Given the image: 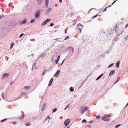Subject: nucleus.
Returning <instances> with one entry per match:
<instances>
[{
    "instance_id": "nucleus-1",
    "label": "nucleus",
    "mask_w": 128,
    "mask_h": 128,
    "mask_svg": "<svg viewBox=\"0 0 128 128\" xmlns=\"http://www.w3.org/2000/svg\"><path fill=\"white\" fill-rule=\"evenodd\" d=\"M102 119L105 121H109L110 120V118L107 115H105L102 118Z\"/></svg>"
},
{
    "instance_id": "nucleus-2",
    "label": "nucleus",
    "mask_w": 128,
    "mask_h": 128,
    "mask_svg": "<svg viewBox=\"0 0 128 128\" xmlns=\"http://www.w3.org/2000/svg\"><path fill=\"white\" fill-rule=\"evenodd\" d=\"M40 10H38L37 11L35 15V18H38V17L40 15Z\"/></svg>"
},
{
    "instance_id": "nucleus-3",
    "label": "nucleus",
    "mask_w": 128,
    "mask_h": 128,
    "mask_svg": "<svg viewBox=\"0 0 128 128\" xmlns=\"http://www.w3.org/2000/svg\"><path fill=\"white\" fill-rule=\"evenodd\" d=\"M50 18H48L41 25L43 26L46 24L48 22L50 21Z\"/></svg>"
},
{
    "instance_id": "nucleus-4",
    "label": "nucleus",
    "mask_w": 128,
    "mask_h": 128,
    "mask_svg": "<svg viewBox=\"0 0 128 128\" xmlns=\"http://www.w3.org/2000/svg\"><path fill=\"white\" fill-rule=\"evenodd\" d=\"M83 26L82 25L80 24H79L77 26V28L81 32V30L83 28Z\"/></svg>"
},
{
    "instance_id": "nucleus-5",
    "label": "nucleus",
    "mask_w": 128,
    "mask_h": 128,
    "mask_svg": "<svg viewBox=\"0 0 128 128\" xmlns=\"http://www.w3.org/2000/svg\"><path fill=\"white\" fill-rule=\"evenodd\" d=\"M70 121V119H68L66 120L64 122V124L66 126H68L69 124Z\"/></svg>"
},
{
    "instance_id": "nucleus-6",
    "label": "nucleus",
    "mask_w": 128,
    "mask_h": 128,
    "mask_svg": "<svg viewBox=\"0 0 128 128\" xmlns=\"http://www.w3.org/2000/svg\"><path fill=\"white\" fill-rule=\"evenodd\" d=\"M84 106L82 107L80 109V112L81 114H83L86 111Z\"/></svg>"
},
{
    "instance_id": "nucleus-7",
    "label": "nucleus",
    "mask_w": 128,
    "mask_h": 128,
    "mask_svg": "<svg viewBox=\"0 0 128 128\" xmlns=\"http://www.w3.org/2000/svg\"><path fill=\"white\" fill-rule=\"evenodd\" d=\"M60 70H58L55 74L54 75V76L56 77H58L59 75V73H60Z\"/></svg>"
},
{
    "instance_id": "nucleus-8",
    "label": "nucleus",
    "mask_w": 128,
    "mask_h": 128,
    "mask_svg": "<svg viewBox=\"0 0 128 128\" xmlns=\"http://www.w3.org/2000/svg\"><path fill=\"white\" fill-rule=\"evenodd\" d=\"M46 55V52H42L41 54L40 55L39 58H37L39 59V58H44V57Z\"/></svg>"
},
{
    "instance_id": "nucleus-9",
    "label": "nucleus",
    "mask_w": 128,
    "mask_h": 128,
    "mask_svg": "<svg viewBox=\"0 0 128 128\" xmlns=\"http://www.w3.org/2000/svg\"><path fill=\"white\" fill-rule=\"evenodd\" d=\"M52 10V8H48L46 11V13L47 14H49L51 12Z\"/></svg>"
},
{
    "instance_id": "nucleus-10",
    "label": "nucleus",
    "mask_w": 128,
    "mask_h": 128,
    "mask_svg": "<svg viewBox=\"0 0 128 128\" xmlns=\"http://www.w3.org/2000/svg\"><path fill=\"white\" fill-rule=\"evenodd\" d=\"M26 94V93L23 92L22 93L20 96H19L18 98H16V100L20 99L22 97L24 94Z\"/></svg>"
},
{
    "instance_id": "nucleus-11",
    "label": "nucleus",
    "mask_w": 128,
    "mask_h": 128,
    "mask_svg": "<svg viewBox=\"0 0 128 128\" xmlns=\"http://www.w3.org/2000/svg\"><path fill=\"white\" fill-rule=\"evenodd\" d=\"M69 48V49L70 51L71 54H73L74 51V48L72 47H70Z\"/></svg>"
},
{
    "instance_id": "nucleus-12",
    "label": "nucleus",
    "mask_w": 128,
    "mask_h": 128,
    "mask_svg": "<svg viewBox=\"0 0 128 128\" xmlns=\"http://www.w3.org/2000/svg\"><path fill=\"white\" fill-rule=\"evenodd\" d=\"M9 75V74L8 73H5L4 74L2 78H6L8 77Z\"/></svg>"
},
{
    "instance_id": "nucleus-13",
    "label": "nucleus",
    "mask_w": 128,
    "mask_h": 128,
    "mask_svg": "<svg viewBox=\"0 0 128 128\" xmlns=\"http://www.w3.org/2000/svg\"><path fill=\"white\" fill-rule=\"evenodd\" d=\"M60 55H59L57 57V58L55 62L56 63V64H57L58 63V62L60 59Z\"/></svg>"
},
{
    "instance_id": "nucleus-14",
    "label": "nucleus",
    "mask_w": 128,
    "mask_h": 128,
    "mask_svg": "<svg viewBox=\"0 0 128 128\" xmlns=\"http://www.w3.org/2000/svg\"><path fill=\"white\" fill-rule=\"evenodd\" d=\"M53 78H52L50 80V82H49V84H48V86H50L52 84V82L53 81Z\"/></svg>"
},
{
    "instance_id": "nucleus-15",
    "label": "nucleus",
    "mask_w": 128,
    "mask_h": 128,
    "mask_svg": "<svg viewBox=\"0 0 128 128\" xmlns=\"http://www.w3.org/2000/svg\"><path fill=\"white\" fill-rule=\"evenodd\" d=\"M115 70H113L110 71L109 73V75L110 76H111L114 74Z\"/></svg>"
},
{
    "instance_id": "nucleus-16",
    "label": "nucleus",
    "mask_w": 128,
    "mask_h": 128,
    "mask_svg": "<svg viewBox=\"0 0 128 128\" xmlns=\"http://www.w3.org/2000/svg\"><path fill=\"white\" fill-rule=\"evenodd\" d=\"M27 22V20L26 19H25L21 22V24H24L26 23Z\"/></svg>"
},
{
    "instance_id": "nucleus-17",
    "label": "nucleus",
    "mask_w": 128,
    "mask_h": 128,
    "mask_svg": "<svg viewBox=\"0 0 128 128\" xmlns=\"http://www.w3.org/2000/svg\"><path fill=\"white\" fill-rule=\"evenodd\" d=\"M104 75L103 74H102L98 76V78H96V80H98L100 79L101 77L102 76Z\"/></svg>"
},
{
    "instance_id": "nucleus-18",
    "label": "nucleus",
    "mask_w": 128,
    "mask_h": 128,
    "mask_svg": "<svg viewBox=\"0 0 128 128\" xmlns=\"http://www.w3.org/2000/svg\"><path fill=\"white\" fill-rule=\"evenodd\" d=\"M120 62V61H118L116 64V66L118 68L119 67V64Z\"/></svg>"
},
{
    "instance_id": "nucleus-19",
    "label": "nucleus",
    "mask_w": 128,
    "mask_h": 128,
    "mask_svg": "<svg viewBox=\"0 0 128 128\" xmlns=\"http://www.w3.org/2000/svg\"><path fill=\"white\" fill-rule=\"evenodd\" d=\"M46 106V104H43V106L42 107V111H43L44 109V108Z\"/></svg>"
},
{
    "instance_id": "nucleus-20",
    "label": "nucleus",
    "mask_w": 128,
    "mask_h": 128,
    "mask_svg": "<svg viewBox=\"0 0 128 128\" xmlns=\"http://www.w3.org/2000/svg\"><path fill=\"white\" fill-rule=\"evenodd\" d=\"M70 91L71 92H72L74 91V90L72 87H71L70 89Z\"/></svg>"
},
{
    "instance_id": "nucleus-21",
    "label": "nucleus",
    "mask_w": 128,
    "mask_h": 128,
    "mask_svg": "<svg viewBox=\"0 0 128 128\" xmlns=\"http://www.w3.org/2000/svg\"><path fill=\"white\" fill-rule=\"evenodd\" d=\"M49 2V1H45L46 4V8H48Z\"/></svg>"
},
{
    "instance_id": "nucleus-22",
    "label": "nucleus",
    "mask_w": 128,
    "mask_h": 128,
    "mask_svg": "<svg viewBox=\"0 0 128 128\" xmlns=\"http://www.w3.org/2000/svg\"><path fill=\"white\" fill-rule=\"evenodd\" d=\"M37 1L38 4L40 5L42 3V0H37Z\"/></svg>"
},
{
    "instance_id": "nucleus-23",
    "label": "nucleus",
    "mask_w": 128,
    "mask_h": 128,
    "mask_svg": "<svg viewBox=\"0 0 128 128\" xmlns=\"http://www.w3.org/2000/svg\"><path fill=\"white\" fill-rule=\"evenodd\" d=\"M114 63H112V64H111L109 65L108 66V68H110L112 66H113L114 65Z\"/></svg>"
},
{
    "instance_id": "nucleus-24",
    "label": "nucleus",
    "mask_w": 128,
    "mask_h": 128,
    "mask_svg": "<svg viewBox=\"0 0 128 128\" xmlns=\"http://www.w3.org/2000/svg\"><path fill=\"white\" fill-rule=\"evenodd\" d=\"M120 78L119 77L118 78H117V80L116 81V82H115L114 83V84H116V83H117L118 82V81L120 80Z\"/></svg>"
},
{
    "instance_id": "nucleus-25",
    "label": "nucleus",
    "mask_w": 128,
    "mask_h": 128,
    "mask_svg": "<svg viewBox=\"0 0 128 128\" xmlns=\"http://www.w3.org/2000/svg\"><path fill=\"white\" fill-rule=\"evenodd\" d=\"M24 89L26 90H28L30 88V87L29 86H25L24 87Z\"/></svg>"
},
{
    "instance_id": "nucleus-26",
    "label": "nucleus",
    "mask_w": 128,
    "mask_h": 128,
    "mask_svg": "<svg viewBox=\"0 0 128 128\" xmlns=\"http://www.w3.org/2000/svg\"><path fill=\"white\" fill-rule=\"evenodd\" d=\"M24 117L23 116H22L19 117V119H22L24 118Z\"/></svg>"
},
{
    "instance_id": "nucleus-27",
    "label": "nucleus",
    "mask_w": 128,
    "mask_h": 128,
    "mask_svg": "<svg viewBox=\"0 0 128 128\" xmlns=\"http://www.w3.org/2000/svg\"><path fill=\"white\" fill-rule=\"evenodd\" d=\"M35 19H32L30 21V23H32L33 22L35 21Z\"/></svg>"
},
{
    "instance_id": "nucleus-28",
    "label": "nucleus",
    "mask_w": 128,
    "mask_h": 128,
    "mask_svg": "<svg viewBox=\"0 0 128 128\" xmlns=\"http://www.w3.org/2000/svg\"><path fill=\"white\" fill-rule=\"evenodd\" d=\"M120 125H121L120 124H118L116 126L115 128H118V127H119L120 126Z\"/></svg>"
},
{
    "instance_id": "nucleus-29",
    "label": "nucleus",
    "mask_w": 128,
    "mask_h": 128,
    "mask_svg": "<svg viewBox=\"0 0 128 128\" xmlns=\"http://www.w3.org/2000/svg\"><path fill=\"white\" fill-rule=\"evenodd\" d=\"M1 96L2 98L4 100V93H2L1 94Z\"/></svg>"
},
{
    "instance_id": "nucleus-30",
    "label": "nucleus",
    "mask_w": 128,
    "mask_h": 128,
    "mask_svg": "<svg viewBox=\"0 0 128 128\" xmlns=\"http://www.w3.org/2000/svg\"><path fill=\"white\" fill-rule=\"evenodd\" d=\"M7 119V118H5L4 119L2 120H1V122H3L5 121H6V120Z\"/></svg>"
},
{
    "instance_id": "nucleus-31",
    "label": "nucleus",
    "mask_w": 128,
    "mask_h": 128,
    "mask_svg": "<svg viewBox=\"0 0 128 128\" xmlns=\"http://www.w3.org/2000/svg\"><path fill=\"white\" fill-rule=\"evenodd\" d=\"M46 70H44L43 72V75L44 76L45 74L46 73Z\"/></svg>"
},
{
    "instance_id": "nucleus-32",
    "label": "nucleus",
    "mask_w": 128,
    "mask_h": 128,
    "mask_svg": "<svg viewBox=\"0 0 128 128\" xmlns=\"http://www.w3.org/2000/svg\"><path fill=\"white\" fill-rule=\"evenodd\" d=\"M24 65L25 66H26V68H27V65L26 64V62H24L23 63Z\"/></svg>"
},
{
    "instance_id": "nucleus-33",
    "label": "nucleus",
    "mask_w": 128,
    "mask_h": 128,
    "mask_svg": "<svg viewBox=\"0 0 128 128\" xmlns=\"http://www.w3.org/2000/svg\"><path fill=\"white\" fill-rule=\"evenodd\" d=\"M14 45V44L13 43H12L10 45V48H12L13 47V46Z\"/></svg>"
},
{
    "instance_id": "nucleus-34",
    "label": "nucleus",
    "mask_w": 128,
    "mask_h": 128,
    "mask_svg": "<svg viewBox=\"0 0 128 128\" xmlns=\"http://www.w3.org/2000/svg\"><path fill=\"white\" fill-rule=\"evenodd\" d=\"M74 22V23L73 24V25L74 26L75 24L76 23V21H75V20H73L72 22Z\"/></svg>"
},
{
    "instance_id": "nucleus-35",
    "label": "nucleus",
    "mask_w": 128,
    "mask_h": 128,
    "mask_svg": "<svg viewBox=\"0 0 128 128\" xmlns=\"http://www.w3.org/2000/svg\"><path fill=\"white\" fill-rule=\"evenodd\" d=\"M86 126L88 127V128H91L92 126L90 125H87Z\"/></svg>"
},
{
    "instance_id": "nucleus-36",
    "label": "nucleus",
    "mask_w": 128,
    "mask_h": 128,
    "mask_svg": "<svg viewBox=\"0 0 128 128\" xmlns=\"http://www.w3.org/2000/svg\"><path fill=\"white\" fill-rule=\"evenodd\" d=\"M57 110V108H55L53 110V112H55Z\"/></svg>"
},
{
    "instance_id": "nucleus-37",
    "label": "nucleus",
    "mask_w": 128,
    "mask_h": 128,
    "mask_svg": "<svg viewBox=\"0 0 128 128\" xmlns=\"http://www.w3.org/2000/svg\"><path fill=\"white\" fill-rule=\"evenodd\" d=\"M90 76V75H89V76H88L86 78V79L84 80V82L86 81L87 80H88V77L89 76Z\"/></svg>"
},
{
    "instance_id": "nucleus-38",
    "label": "nucleus",
    "mask_w": 128,
    "mask_h": 128,
    "mask_svg": "<svg viewBox=\"0 0 128 128\" xmlns=\"http://www.w3.org/2000/svg\"><path fill=\"white\" fill-rule=\"evenodd\" d=\"M24 34L23 33L21 34L20 36L19 37L20 38H21L22 36L24 35Z\"/></svg>"
},
{
    "instance_id": "nucleus-39",
    "label": "nucleus",
    "mask_w": 128,
    "mask_h": 128,
    "mask_svg": "<svg viewBox=\"0 0 128 128\" xmlns=\"http://www.w3.org/2000/svg\"><path fill=\"white\" fill-rule=\"evenodd\" d=\"M70 105V104H69L68 105V106H67L64 109V110H66L67 108H68V106H69Z\"/></svg>"
},
{
    "instance_id": "nucleus-40",
    "label": "nucleus",
    "mask_w": 128,
    "mask_h": 128,
    "mask_svg": "<svg viewBox=\"0 0 128 128\" xmlns=\"http://www.w3.org/2000/svg\"><path fill=\"white\" fill-rule=\"evenodd\" d=\"M85 107V110L86 111L87 109H88L89 108L88 107H87V106H84Z\"/></svg>"
},
{
    "instance_id": "nucleus-41",
    "label": "nucleus",
    "mask_w": 128,
    "mask_h": 128,
    "mask_svg": "<svg viewBox=\"0 0 128 128\" xmlns=\"http://www.w3.org/2000/svg\"><path fill=\"white\" fill-rule=\"evenodd\" d=\"M68 28H66V29L65 30V32L66 34L67 33V32L68 30Z\"/></svg>"
},
{
    "instance_id": "nucleus-42",
    "label": "nucleus",
    "mask_w": 128,
    "mask_h": 128,
    "mask_svg": "<svg viewBox=\"0 0 128 128\" xmlns=\"http://www.w3.org/2000/svg\"><path fill=\"white\" fill-rule=\"evenodd\" d=\"M25 125L27 126H28L30 125V124L29 123H28L25 124Z\"/></svg>"
},
{
    "instance_id": "nucleus-43",
    "label": "nucleus",
    "mask_w": 128,
    "mask_h": 128,
    "mask_svg": "<svg viewBox=\"0 0 128 128\" xmlns=\"http://www.w3.org/2000/svg\"><path fill=\"white\" fill-rule=\"evenodd\" d=\"M64 60H65V59H64V60H63V61H62V63H61V64H60V66H62V64H63L64 62Z\"/></svg>"
},
{
    "instance_id": "nucleus-44",
    "label": "nucleus",
    "mask_w": 128,
    "mask_h": 128,
    "mask_svg": "<svg viewBox=\"0 0 128 128\" xmlns=\"http://www.w3.org/2000/svg\"><path fill=\"white\" fill-rule=\"evenodd\" d=\"M86 122V120H82V122Z\"/></svg>"
},
{
    "instance_id": "nucleus-45",
    "label": "nucleus",
    "mask_w": 128,
    "mask_h": 128,
    "mask_svg": "<svg viewBox=\"0 0 128 128\" xmlns=\"http://www.w3.org/2000/svg\"><path fill=\"white\" fill-rule=\"evenodd\" d=\"M100 118V116H96V118Z\"/></svg>"
},
{
    "instance_id": "nucleus-46",
    "label": "nucleus",
    "mask_w": 128,
    "mask_h": 128,
    "mask_svg": "<svg viewBox=\"0 0 128 128\" xmlns=\"http://www.w3.org/2000/svg\"><path fill=\"white\" fill-rule=\"evenodd\" d=\"M30 56H32V58L33 57L34 55H33V54H31L30 55H28V57H29Z\"/></svg>"
},
{
    "instance_id": "nucleus-47",
    "label": "nucleus",
    "mask_w": 128,
    "mask_h": 128,
    "mask_svg": "<svg viewBox=\"0 0 128 128\" xmlns=\"http://www.w3.org/2000/svg\"><path fill=\"white\" fill-rule=\"evenodd\" d=\"M54 24L53 23H52L50 24V26H53Z\"/></svg>"
},
{
    "instance_id": "nucleus-48",
    "label": "nucleus",
    "mask_w": 128,
    "mask_h": 128,
    "mask_svg": "<svg viewBox=\"0 0 128 128\" xmlns=\"http://www.w3.org/2000/svg\"><path fill=\"white\" fill-rule=\"evenodd\" d=\"M4 16H0V19H2Z\"/></svg>"
},
{
    "instance_id": "nucleus-49",
    "label": "nucleus",
    "mask_w": 128,
    "mask_h": 128,
    "mask_svg": "<svg viewBox=\"0 0 128 128\" xmlns=\"http://www.w3.org/2000/svg\"><path fill=\"white\" fill-rule=\"evenodd\" d=\"M108 6H107V7H106V8H104V11H106V10L107 8H108Z\"/></svg>"
},
{
    "instance_id": "nucleus-50",
    "label": "nucleus",
    "mask_w": 128,
    "mask_h": 128,
    "mask_svg": "<svg viewBox=\"0 0 128 128\" xmlns=\"http://www.w3.org/2000/svg\"><path fill=\"white\" fill-rule=\"evenodd\" d=\"M69 38V37L68 36H67L66 38H65V39H64V40H66L68 38Z\"/></svg>"
},
{
    "instance_id": "nucleus-51",
    "label": "nucleus",
    "mask_w": 128,
    "mask_h": 128,
    "mask_svg": "<svg viewBox=\"0 0 128 128\" xmlns=\"http://www.w3.org/2000/svg\"><path fill=\"white\" fill-rule=\"evenodd\" d=\"M36 62H35L34 63V64H33V65H32V66H36Z\"/></svg>"
},
{
    "instance_id": "nucleus-52",
    "label": "nucleus",
    "mask_w": 128,
    "mask_h": 128,
    "mask_svg": "<svg viewBox=\"0 0 128 128\" xmlns=\"http://www.w3.org/2000/svg\"><path fill=\"white\" fill-rule=\"evenodd\" d=\"M94 122V120H91L89 122V123H90V124H91L92 123V122Z\"/></svg>"
},
{
    "instance_id": "nucleus-53",
    "label": "nucleus",
    "mask_w": 128,
    "mask_h": 128,
    "mask_svg": "<svg viewBox=\"0 0 128 128\" xmlns=\"http://www.w3.org/2000/svg\"><path fill=\"white\" fill-rule=\"evenodd\" d=\"M84 82H83L82 83V84H81V85L80 86V87H79V88H80L81 86H82V84H83L84 83Z\"/></svg>"
},
{
    "instance_id": "nucleus-54",
    "label": "nucleus",
    "mask_w": 128,
    "mask_h": 128,
    "mask_svg": "<svg viewBox=\"0 0 128 128\" xmlns=\"http://www.w3.org/2000/svg\"><path fill=\"white\" fill-rule=\"evenodd\" d=\"M116 2V0H115V1H114L112 3V5H113L115 2Z\"/></svg>"
},
{
    "instance_id": "nucleus-55",
    "label": "nucleus",
    "mask_w": 128,
    "mask_h": 128,
    "mask_svg": "<svg viewBox=\"0 0 128 128\" xmlns=\"http://www.w3.org/2000/svg\"><path fill=\"white\" fill-rule=\"evenodd\" d=\"M98 16V15H96L95 16H94L93 18H96V17H97V16Z\"/></svg>"
},
{
    "instance_id": "nucleus-56",
    "label": "nucleus",
    "mask_w": 128,
    "mask_h": 128,
    "mask_svg": "<svg viewBox=\"0 0 128 128\" xmlns=\"http://www.w3.org/2000/svg\"><path fill=\"white\" fill-rule=\"evenodd\" d=\"M16 122H15V121L14 122H12V123L14 124H16Z\"/></svg>"
},
{
    "instance_id": "nucleus-57",
    "label": "nucleus",
    "mask_w": 128,
    "mask_h": 128,
    "mask_svg": "<svg viewBox=\"0 0 128 128\" xmlns=\"http://www.w3.org/2000/svg\"><path fill=\"white\" fill-rule=\"evenodd\" d=\"M128 26V23L125 26V28H126Z\"/></svg>"
},
{
    "instance_id": "nucleus-58",
    "label": "nucleus",
    "mask_w": 128,
    "mask_h": 128,
    "mask_svg": "<svg viewBox=\"0 0 128 128\" xmlns=\"http://www.w3.org/2000/svg\"><path fill=\"white\" fill-rule=\"evenodd\" d=\"M128 38V36H126V40H127Z\"/></svg>"
},
{
    "instance_id": "nucleus-59",
    "label": "nucleus",
    "mask_w": 128,
    "mask_h": 128,
    "mask_svg": "<svg viewBox=\"0 0 128 128\" xmlns=\"http://www.w3.org/2000/svg\"><path fill=\"white\" fill-rule=\"evenodd\" d=\"M60 3H61L62 2V0H59Z\"/></svg>"
},
{
    "instance_id": "nucleus-60",
    "label": "nucleus",
    "mask_w": 128,
    "mask_h": 128,
    "mask_svg": "<svg viewBox=\"0 0 128 128\" xmlns=\"http://www.w3.org/2000/svg\"><path fill=\"white\" fill-rule=\"evenodd\" d=\"M50 117L48 116V117L47 118H46V120L47 119H49L50 118Z\"/></svg>"
},
{
    "instance_id": "nucleus-61",
    "label": "nucleus",
    "mask_w": 128,
    "mask_h": 128,
    "mask_svg": "<svg viewBox=\"0 0 128 128\" xmlns=\"http://www.w3.org/2000/svg\"><path fill=\"white\" fill-rule=\"evenodd\" d=\"M59 39V38H56V39H55L54 40H58Z\"/></svg>"
},
{
    "instance_id": "nucleus-62",
    "label": "nucleus",
    "mask_w": 128,
    "mask_h": 128,
    "mask_svg": "<svg viewBox=\"0 0 128 128\" xmlns=\"http://www.w3.org/2000/svg\"><path fill=\"white\" fill-rule=\"evenodd\" d=\"M58 6V5L56 4L55 5V6Z\"/></svg>"
},
{
    "instance_id": "nucleus-63",
    "label": "nucleus",
    "mask_w": 128,
    "mask_h": 128,
    "mask_svg": "<svg viewBox=\"0 0 128 128\" xmlns=\"http://www.w3.org/2000/svg\"><path fill=\"white\" fill-rule=\"evenodd\" d=\"M128 105V104H127L126 105V106H127Z\"/></svg>"
},
{
    "instance_id": "nucleus-64",
    "label": "nucleus",
    "mask_w": 128,
    "mask_h": 128,
    "mask_svg": "<svg viewBox=\"0 0 128 128\" xmlns=\"http://www.w3.org/2000/svg\"><path fill=\"white\" fill-rule=\"evenodd\" d=\"M33 67H32V69H31V70H33Z\"/></svg>"
}]
</instances>
